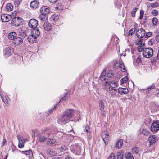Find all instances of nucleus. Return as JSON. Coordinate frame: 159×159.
<instances>
[{
	"mask_svg": "<svg viewBox=\"0 0 159 159\" xmlns=\"http://www.w3.org/2000/svg\"><path fill=\"white\" fill-rule=\"evenodd\" d=\"M74 110L72 109L66 110L64 113L63 115L58 120V123L61 125L66 124L67 121L74 115Z\"/></svg>",
	"mask_w": 159,
	"mask_h": 159,
	"instance_id": "nucleus-1",
	"label": "nucleus"
},
{
	"mask_svg": "<svg viewBox=\"0 0 159 159\" xmlns=\"http://www.w3.org/2000/svg\"><path fill=\"white\" fill-rule=\"evenodd\" d=\"M52 132L49 129H47L44 130L42 132V134H39L38 135V138L40 142H44L47 139V137H48L51 134Z\"/></svg>",
	"mask_w": 159,
	"mask_h": 159,
	"instance_id": "nucleus-2",
	"label": "nucleus"
},
{
	"mask_svg": "<svg viewBox=\"0 0 159 159\" xmlns=\"http://www.w3.org/2000/svg\"><path fill=\"white\" fill-rule=\"evenodd\" d=\"M40 34L39 30H31V34L28 38V41L30 43H34L36 42L37 37Z\"/></svg>",
	"mask_w": 159,
	"mask_h": 159,
	"instance_id": "nucleus-3",
	"label": "nucleus"
},
{
	"mask_svg": "<svg viewBox=\"0 0 159 159\" xmlns=\"http://www.w3.org/2000/svg\"><path fill=\"white\" fill-rule=\"evenodd\" d=\"M153 50L151 48H146L144 49L143 52V56L146 58H150L153 55Z\"/></svg>",
	"mask_w": 159,
	"mask_h": 159,
	"instance_id": "nucleus-4",
	"label": "nucleus"
},
{
	"mask_svg": "<svg viewBox=\"0 0 159 159\" xmlns=\"http://www.w3.org/2000/svg\"><path fill=\"white\" fill-rule=\"evenodd\" d=\"M70 149L73 152L77 155L80 154L81 150V146L77 144L72 145L70 147Z\"/></svg>",
	"mask_w": 159,
	"mask_h": 159,
	"instance_id": "nucleus-5",
	"label": "nucleus"
},
{
	"mask_svg": "<svg viewBox=\"0 0 159 159\" xmlns=\"http://www.w3.org/2000/svg\"><path fill=\"white\" fill-rule=\"evenodd\" d=\"M22 23V19L20 17H16L13 18L11 21L12 25L15 26H20Z\"/></svg>",
	"mask_w": 159,
	"mask_h": 159,
	"instance_id": "nucleus-6",
	"label": "nucleus"
},
{
	"mask_svg": "<svg viewBox=\"0 0 159 159\" xmlns=\"http://www.w3.org/2000/svg\"><path fill=\"white\" fill-rule=\"evenodd\" d=\"M159 130V121H154L151 126V130L152 132H156Z\"/></svg>",
	"mask_w": 159,
	"mask_h": 159,
	"instance_id": "nucleus-7",
	"label": "nucleus"
},
{
	"mask_svg": "<svg viewBox=\"0 0 159 159\" xmlns=\"http://www.w3.org/2000/svg\"><path fill=\"white\" fill-rule=\"evenodd\" d=\"M101 136L105 144H107L110 138L108 132L106 131L102 132Z\"/></svg>",
	"mask_w": 159,
	"mask_h": 159,
	"instance_id": "nucleus-8",
	"label": "nucleus"
},
{
	"mask_svg": "<svg viewBox=\"0 0 159 159\" xmlns=\"http://www.w3.org/2000/svg\"><path fill=\"white\" fill-rule=\"evenodd\" d=\"M28 25L30 27L33 29H35L38 25V22L35 19H31L29 22Z\"/></svg>",
	"mask_w": 159,
	"mask_h": 159,
	"instance_id": "nucleus-9",
	"label": "nucleus"
},
{
	"mask_svg": "<svg viewBox=\"0 0 159 159\" xmlns=\"http://www.w3.org/2000/svg\"><path fill=\"white\" fill-rule=\"evenodd\" d=\"M148 141L149 142V146L154 144L157 141L158 138L155 135H150L148 138Z\"/></svg>",
	"mask_w": 159,
	"mask_h": 159,
	"instance_id": "nucleus-10",
	"label": "nucleus"
},
{
	"mask_svg": "<svg viewBox=\"0 0 159 159\" xmlns=\"http://www.w3.org/2000/svg\"><path fill=\"white\" fill-rule=\"evenodd\" d=\"M84 132L87 136V138L88 139H90L92 138V134L90 131V129L89 126L86 125L84 128Z\"/></svg>",
	"mask_w": 159,
	"mask_h": 159,
	"instance_id": "nucleus-11",
	"label": "nucleus"
},
{
	"mask_svg": "<svg viewBox=\"0 0 159 159\" xmlns=\"http://www.w3.org/2000/svg\"><path fill=\"white\" fill-rule=\"evenodd\" d=\"M113 76V74L110 72L104 74L102 73L101 74L100 77V79L102 81H104L108 80V78L111 77Z\"/></svg>",
	"mask_w": 159,
	"mask_h": 159,
	"instance_id": "nucleus-12",
	"label": "nucleus"
},
{
	"mask_svg": "<svg viewBox=\"0 0 159 159\" xmlns=\"http://www.w3.org/2000/svg\"><path fill=\"white\" fill-rule=\"evenodd\" d=\"M3 52L4 56L7 57L11 55L12 51L10 47H8L4 48Z\"/></svg>",
	"mask_w": 159,
	"mask_h": 159,
	"instance_id": "nucleus-13",
	"label": "nucleus"
},
{
	"mask_svg": "<svg viewBox=\"0 0 159 159\" xmlns=\"http://www.w3.org/2000/svg\"><path fill=\"white\" fill-rule=\"evenodd\" d=\"M1 18L2 22H7L11 19V17L10 15L6 14H3L1 16Z\"/></svg>",
	"mask_w": 159,
	"mask_h": 159,
	"instance_id": "nucleus-14",
	"label": "nucleus"
},
{
	"mask_svg": "<svg viewBox=\"0 0 159 159\" xmlns=\"http://www.w3.org/2000/svg\"><path fill=\"white\" fill-rule=\"evenodd\" d=\"M49 11V8L47 6L43 7L40 9L41 14L43 15H47Z\"/></svg>",
	"mask_w": 159,
	"mask_h": 159,
	"instance_id": "nucleus-15",
	"label": "nucleus"
},
{
	"mask_svg": "<svg viewBox=\"0 0 159 159\" xmlns=\"http://www.w3.org/2000/svg\"><path fill=\"white\" fill-rule=\"evenodd\" d=\"M47 144L49 146L56 145L57 143L56 139L54 138H48L47 141Z\"/></svg>",
	"mask_w": 159,
	"mask_h": 159,
	"instance_id": "nucleus-16",
	"label": "nucleus"
},
{
	"mask_svg": "<svg viewBox=\"0 0 159 159\" xmlns=\"http://www.w3.org/2000/svg\"><path fill=\"white\" fill-rule=\"evenodd\" d=\"M145 30H136V35L139 38H140L145 36Z\"/></svg>",
	"mask_w": 159,
	"mask_h": 159,
	"instance_id": "nucleus-17",
	"label": "nucleus"
},
{
	"mask_svg": "<svg viewBox=\"0 0 159 159\" xmlns=\"http://www.w3.org/2000/svg\"><path fill=\"white\" fill-rule=\"evenodd\" d=\"M39 4V2L37 0H35L31 2L30 7L32 8L36 9L38 8Z\"/></svg>",
	"mask_w": 159,
	"mask_h": 159,
	"instance_id": "nucleus-18",
	"label": "nucleus"
},
{
	"mask_svg": "<svg viewBox=\"0 0 159 159\" xmlns=\"http://www.w3.org/2000/svg\"><path fill=\"white\" fill-rule=\"evenodd\" d=\"M118 92L120 94H125L128 93V90L127 88H119L118 89Z\"/></svg>",
	"mask_w": 159,
	"mask_h": 159,
	"instance_id": "nucleus-19",
	"label": "nucleus"
},
{
	"mask_svg": "<svg viewBox=\"0 0 159 159\" xmlns=\"http://www.w3.org/2000/svg\"><path fill=\"white\" fill-rule=\"evenodd\" d=\"M159 106L157 105L152 103L150 106V108L152 112L157 111L159 110Z\"/></svg>",
	"mask_w": 159,
	"mask_h": 159,
	"instance_id": "nucleus-20",
	"label": "nucleus"
},
{
	"mask_svg": "<svg viewBox=\"0 0 159 159\" xmlns=\"http://www.w3.org/2000/svg\"><path fill=\"white\" fill-rule=\"evenodd\" d=\"M23 41L22 38L20 37H17L14 39V43L16 46H18L20 45Z\"/></svg>",
	"mask_w": 159,
	"mask_h": 159,
	"instance_id": "nucleus-21",
	"label": "nucleus"
},
{
	"mask_svg": "<svg viewBox=\"0 0 159 159\" xmlns=\"http://www.w3.org/2000/svg\"><path fill=\"white\" fill-rule=\"evenodd\" d=\"M109 90L112 95H114L116 93L117 90L115 88V87L110 86L109 87Z\"/></svg>",
	"mask_w": 159,
	"mask_h": 159,
	"instance_id": "nucleus-22",
	"label": "nucleus"
},
{
	"mask_svg": "<svg viewBox=\"0 0 159 159\" xmlns=\"http://www.w3.org/2000/svg\"><path fill=\"white\" fill-rule=\"evenodd\" d=\"M155 88V86L154 84H152V85L148 87L147 89L146 90V93L148 94L151 92L153 91V89Z\"/></svg>",
	"mask_w": 159,
	"mask_h": 159,
	"instance_id": "nucleus-23",
	"label": "nucleus"
},
{
	"mask_svg": "<svg viewBox=\"0 0 159 159\" xmlns=\"http://www.w3.org/2000/svg\"><path fill=\"white\" fill-rule=\"evenodd\" d=\"M16 37V34L15 32H10L8 35V38L9 39L13 40L15 39Z\"/></svg>",
	"mask_w": 159,
	"mask_h": 159,
	"instance_id": "nucleus-24",
	"label": "nucleus"
},
{
	"mask_svg": "<svg viewBox=\"0 0 159 159\" xmlns=\"http://www.w3.org/2000/svg\"><path fill=\"white\" fill-rule=\"evenodd\" d=\"M44 30H51L52 29L51 24L48 22H45L43 25Z\"/></svg>",
	"mask_w": 159,
	"mask_h": 159,
	"instance_id": "nucleus-25",
	"label": "nucleus"
},
{
	"mask_svg": "<svg viewBox=\"0 0 159 159\" xmlns=\"http://www.w3.org/2000/svg\"><path fill=\"white\" fill-rule=\"evenodd\" d=\"M123 140L120 139L118 140L116 143L115 147L117 149H119L121 148L123 145Z\"/></svg>",
	"mask_w": 159,
	"mask_h": 159,
	"instance_id": "nucleus-26",
	"label": "nucleus"
},
{
	"mask_svg": "<svg viewBox=\"0 0 159 159\" xmlns=\"http://www.w3.org/2000/svg\"><path fill=\"white\" fill-rule=\"evenodd\" d=\"M108 85H109L110 86H112L113 85H114V87H116L117 85V82L116 81L114 82H111L109 83L108 81H106L105 82V85L106 86H107Z\"/></svg>",
	"mask_w": 159,
	"mask_h": 159,
	"instance_id": "nucleus-27",
	"label": "nucleus"
},
{
	"mask_svg": "<svg viewBox=\"0 0 159 159\" xmlns=\"http://www.w3.org/2000/svg\"><path fill=\"white\" fill-rule=\"evenodd\" d=\"M135 30H124L125 36H128L132 35L134 33Z\"/></svg>",
	"mask_w": 159,
	"mask_h": 159,
	"instance_id": "nucleus-28",
	"label": "nucleus"
},
{
	"mask_svg": "<svg viewBox=\"0 0 159 159\" xmlns=\"http://www.w3.org/2000/svg\"><path fill=\"white\" fill-rule=\"evenodd\" d=\"M39 18L41 21H45L47 19V15H45L41 14L39 15Z\"/></svg>",
	"mask_w": 159,
	"mask_h": 159,
	"instance_id": "nucleus-29",
	"label": "nucleus"
},
{
	"mask_svg": "<svg viewBox=\"0 0 159 159\" xmlns=\"http://www.w3.org/2000/svg\"><path fill=\"white\" fill-rule=\"evenodd\" d=\"M13 9V6L11 3H8L6 7V10L8 11H11Z\"/></svg>",
	"mask_w": 159,
	"mask_h": 159,
	"instance_id": "nucleus-30",
	"label": "nucleus"
},
{
	"mask_svg": "<svg viewBox=\"0 0 159 159\" xmlns=\"http://www.w3.org/2000/svg\"><path fill=\"white\" fill-rule=\"evenodd\" d=\"M2 101L6 105L8 104V100L9 99L8 97L5 95L4 97L1 96Z\"/></svg>",
	"mask_w": 159,
	"mask_h": 159,
	"instance_id": "nucleus-31",
	"label": "nucleus"
},
{
	"mask_svg": "<svg viewBox=\"0 0 159 159\" xmlns=\"http://www.w3.org/2000/svg\"><path fill=\"white\" fill-rule=\"evenodd\" d=\"M159 5L158 3L157 2H156L155 3H151L148 4V7H151L152 8H156L158 7Z\"/></svg>",
	"mask_w": 159,
	"mask_h": 159,
	"instance_id": "nucleus-32",
	"label": "nucleus"
},
{
	"mask_svg": "<svg viewBox=\"0 0 159 159\" xmlns=\"http://www.w3.org/2000/svg\"><path fill=\"white\" fill-rule=\"evenodd\" d=\"M125 157L126 159H134L132 154L130 152H127L125 153Z\"/></svg>",
	"mask_w": 159,
	"mask_h": 159,
	"instance_id": "nucleus-33",
	"label": "nucleus"
},
{
	"mask_svg": "<svg viewBox=\"0 0 159 159\" xmlns=\"http://www.w3.org/2000/svg\"><path fill=\"white\" fill-rule=\"evenodd\" d=\"M152 22L154 26H156L158 24V19L156 17H154L152 20Z\"/></svg>",
	"mask_w": 159,
	"mask_h": 159,
	"instance_id": "nucleus-34",
	"label": "nucleus"
},
{
	"mask_svg": "<svg viewBox=\"0 0 159 159\" xmlns=\"http://www.w3.org/2000/svg\"><path fill=\"white\" fill-rule=\"evenodd\" d=\"M128 80V78L127 76H125L123 78L120 80V84H122L124 83H126Z\"/></svg>",
	"mask_w": 159,
	"mask_h": 159,
	"instance_id": "nucleus-35",
	"label": "nucleus"
},
{
	"mask_svg": "<svg viewBox=\"0 0 159 159\" xmlns=\"http://www.w3.org/2000/svg\"><path fill=\"white\" fill-rule=\"evenodd\" d=\"M22 153L26 155H29L30 157H31L32 154V151L30 150L22 151Z\"/></svg>",
	"mask_w": 159,
	"mask_h": 159,
	"instance_id": "nucleus-36",
	"label": "nucleus"
},
{
	"mask_svg": "<svg viewBox=\"0 0 159 159\" xmlns=\"http://www.w3.org/2000/svg\"><path fill=\"white\" fill-rule=\"evenodd\" d=\"M144 46V44H141L140 45H139V46L137 47L138 51L139 52H141L142 51L143 52L144 49L145 48L143 47Z\"/></svg>",
	"mask_w": 159,
	"mask_h": 159,
	"instance_id": "nucleus-37",
	"label": "nucleus"
},
{
	"mask_svg": "<svg viewBox=\"0 0 159 159\" xmlns=\"http://www.w3.org/2000/svg\"><path fill=\"white\" fill-rule=\"evenodd\" d=\"M117 159H123V155L121 152H119L117 153Z\"/></svg>",
	"mask_w": 159,
	"mask_h": 159,
	"instance_id": "nucleus-38",
	"label": "nucleus"
},
{
	"mask_svg": "<svg viewBox=\"0 0 159 159\" xmlns=\"http://www.w3.org/2000/svg\"><path fill=\"white\" fill-rule=\"evenodd\" d=\"M18 139L19 140L18 147L20 148H22L24 146V143L21 142L18 137Z\"/></svg>",
	"mask_w": 159,
	"mask_h": 159,
	"instance_id": "nucleus-39",
	"label": "nucleus"
},
{
	"mask_svg": "<svg viewBox=\"0 0 159 159\" xmlns=\"http://www.w3.org/2000/svg\"><path fill=\"white\" fill-rule=\"evenodd\" d=\"M143 39L141 38H139L138 39L136 42V44L137 45H140L141 44H144L143 43Z\"/></svg>",
	"mask_w": 159,
	"mask_h": 159,
	"instance_id": "nucleus-40",
	"label": "nucleus"
},
{
	"mask_svg": "<svg viewBox=\"0 0 159 159\" xmlns=\"http://www.w3.org/2000/svg\"><path fill=\"white\" fill-rule=\"evenodd\" d=\"M114 68L116 69H117L121 64L120 61H115L114 62Z\"/></svg>",
	"mask_w": 159,
	"mask_h": 159,
	"instance_id": "nucleus-41",
	"label": "nucleus"
},
{
	"mask_svg": "<svg viewBox=\"0 0 159 159\" xmlns=\"http://www.w3.org/2000/svg\"><path fill=\"white\" fill-rule=\"evenodd\" d=\"M99 106L100 109L101 110H102L104 108V102L102 100L100 101Z\"/></svg>",
	"mask_w": 159,
	"mask_h": 159,
	"instance_id": "nucleus-42",
	"label": "nucleus"
},
{
	"mask_svg": "<svg viewBox=\"0 0 159 159\" xmlns=\"http://www.w3.org/2000/svg\"><path fill=\"white\" fill-rule=\"evenodd\" d=\"M120 70L122 72H125L126 71L125 67L123 64L121 63L119 66Z\"/></svg>",
	"mask_w": 159,
	"mask_h": 159,
	"instance_id": "nucleus-43",
	"label": "nucleus"
},
{
	"mask_svg": "<svg viewBox=\"0 0 159 159\" xmlns=\"http://www.w3.org/2000/svg\"><path fill=\"white\" fill-rule=\"evenodd\" d=\"M51 18L54 21H56L58 20L59 16L57 15L54 14L52 16Z\"/></svg>",
	"mask_w": 159,
	"mask_h": 159,
	"instance_id": "nucleus-44",
	"label": "nucleus"
},
{
	"mask_svg": "<svg viewBox=\"0 0 159 159\" xmlns=\"http://www.w3.org/2000/svg\"><path fill=\"white\" fill-rule=\"evenodd\" d=\"M149 133L150 132L149 131L145 129H143L142 130L141 133V134L145 136H147L148 135Z\"/></svg>",
	"mask_w": 159,
	"mask_h": 159,
	"instance_id": "nucleus-45",
	"label": "nucleus"
},
{
	"mask_svg": "<svg viewBox=\"0 0 159 159\" xmlns=\"http://www.w3.org/2000/svg\"><path fill=\"white\" fill-rule=\"evenodd\" d=\"M132 152L134 153H137L139 151V149L137 147H135L132 148L131 150Z\"/></svg>",
	"mask_w": 159,
	"mask_h": 159,
	"instance_id": "nucleus-46",
	"label": "nucleus"
},
{
	"mask_svg": "<svg viewBox=\"0 0 159 159\" xmlns=\"http://www.w3.org/2000/svg\"><path fill=\"white\" fill-rule=\"evenodd\" d=\"M152 15L154 16H156L158 14V11L157 10H154L152 11Z\"/></svg>",
	"mask_w": 159,
	"mask_h": 159,
	"instance_id": "nucleus-47",
	"label": "nucleus"
},
{
	"mask_svg": "<svg viewBox=\"0 0 159 159\" xmlns=\"http://www.w3.org/2000/svg\"><path fill=\"white\" fill-rule=\"evenodd\" d=\"M152 33L150 32H147L146 34H145V37H146V38L149 37L151 36L152 35Z\"/></svg>",
	"mask_w": 159,
	"mask_h": 159,
	"instance_id": "nucleus-48",
	"label": "nucleus"
},
{
	"mask_svg": "<svg viewBox=\"0 0 159 159\" xmlns=\"http://www.w3.org/2000/svg\"><path fill=\"white\" fill-rule=\"evenodd\" d=\"M21 2V0H15L14 3L17 6L19 5Z\"/></svg>",
	"mask_w": 159,
	"mask_h": 159,
	"instance_id": "nucleus-49",
	"label": "nucleus"
},
{
	"mask_svg": "<svg viewBox=\"0 0 159 159\" xmlns=\"http://www.w3.org/2000/svg\"><path fill=\"white\" fill-rule=\"evenodd\" d=\"M109 159H115V155L114 153H111L109 157Z\"/></svg>",
	"mask_w": 159,
	"mask_h": 159,
	"instance_id": "nucleus-50",
	"label": "nucleus"
},
{
	"mask_svg": "<svg viewBox=\"0 0 159 159\" xmlns=\"http://www.w3.org/2000/svg\"><path fill=\"white\" fill-rule=\"evenodd\" d=\"M144 14V11L143 10H141L140 11V16H139V18L141 19L143 17Z\"/></svg>",
	"mask_w": 159,
	"mask_h": 159,
	"instance_id": "nucleus-51",
	"label": "nucleus"
},
{
	"mask_svg": "<svg viewBox=\"0 0 159 159\" xmlns=\"http://www.w3.org/2000/svg\"><path fill=\"white\" fill-rule=\"evenodd\" d=\"M7 143L6 139L4 137L3 138V141L2 144V147L3 146Z\"/></svg>",
	"mask_w": 159,
	"mask_h": 159,
	"instance_id": "nucleus-52",
	"label": "nucleus"
},
{
	"mask_svg": "<svg viewBox=\"0 0 159 159\" xmlns=\"http://www.w3.org/2000/svg\"><path fill=\"white\" fill-rule=\"evenodd\" d=\"M154 40L152 39H150L148 41V44L150 45H152L154 43Z\"/></svg>",
	"mask_w": 159,
	"mask_h": 159,
	"instance_id": "nucleus-53",
	"label": "nucleus"
},
{
	"mask_svg": "<svg viewBox=\"0 0 159 159\" xmlns=\"http://www.w3.org/2000/svg\"><path fill=\"white\" fill-rule=\"evenodd\" d=\"M138 24L136 23H134V28H132L130 30H133V29H134V30H135V29H137V27H138Z\"/></svg>",
	"mask_w": 159,
	"mask_h": 159,
	"instance_id": "nucleus-54",
	"label": "nucleus"
},
{
	"mask_svg": "<svg viewBox=\"0 0 159 159\" xmlns=\"http://www.w3.org/2000/svg\"><path fill=\"white\" fill-rule=\"evenodd\" d=\"M66 95L67 94H65V96L61 100H60V101H61V100H66L68 99L67 97H66Z\"/></svg>",
	"mask_w": 159,
	"mask_h": 159,
	"instance_id": "nucleus-55",
	"label": "nucleus"
},
{
	"mask_svg": "<svg viewBox=\"0 0 159 159\" xmlns=\"http://www.w3.org/2000/svg\"><path fill=\"white\" fill-rule=\"evenodd\" d=\"M141 58L140 57L138 56L137 57V59L136 60V62L137 63H139L141 62Z\"/></svg>",
	"mask_w": 159,
	"mask_h": 159,
	"instance_id": "nucleus-56",
	"label": "nucleus"
},
{
	"mask_svg": "<svg viewBox=\"0 0 159 159\" xmlns=\"http://www.w3.org/2000/svg\"><path fill=\"white\" fill-rule=\"evenodd\" d=\"M48 1L52 3H56L58 0H48Z\"/></svg>",
	"mask_w": 159,
	"mask_h": 159,
	"instance_id": "nucleus-57",
	"label": "nucleus"
},
{
	"mask_svg": "<svg viewBox=\"0 0 159 159\" xmlns=\"http://www.w3.org/2000/svg\"><path fill=\"white\" fill-rule=\"evenodd\" d=\"M135 11H132L131 12V15L133 17H135Z\"/></svg>",
	"mask_w": 159,
	"mask_h": 159,
	"instance_id": "nucleus-58",
	"label": "nucleus"
},
{
	"mask_svg": "<svg viewBox=\"0 0 159 159\" xmlns=\"http://www.w3.org/2000/svg\"><path fill=\"white\" fill-rule=\"evenodd\" d=\"M20 140L21 141V142H22L23 143H24L27 141V140L26 139H21Z\"/></svg>",
	"mask_w": 159,
	"mask_h": 159,
	"instance_id": "nucleus-59",
	"label": "nucleus"
},
{
	"mask_svg": "<svg viewBox=\"0 0 159 159\" xmlns=\"http://www.w3.org/2000/svg\"><path fill=\"white\" fill-rule=\"evenodd\" d=\"M65 159H72V158L70 155H68L66 157Z\"/></svg>",
	"mask_w": 159,
	"mask_h": 159,
	"instance_id": "nucleus-60",
	"label": "nucleus"
},
{
	"mask_svg": "<svg viewBox=\"0 0 159 159\" xmlns=\"http://www.w3.org/2000/svg\"><path fill=\"white\" fill-rule=\"evenodd\" d=\"M52 159H61L60 157H53Z\"/></svg>",
	"mask_w": 159,
	"mask_h": 159,
	"instance_id": "nucleus-61",
	"label": "nucleus"
},
{
	"mask_svg": "<svg viewBox=\"0 0 159 159\" xmlns=\"http://www.w3.org/2000/svg\"><path fill=\"white\" fill-rule=\"evenodd\" d=\"M138 9V8H135L133 10V11H135V12H136V11H137Z\"/></svg>",
	"mask_w": 159,
	"mask_h": 159,
	"instance_id": "nucleus-62",
	"label": "nucleus"
},
{
	"mask_svg": "<svg viewBox=\"0 0 159 159\" xmlns=\"http://www.w3.org/2000/svg\"><path fill=\"white\" fill-rule=\"evenodd\" d=\"M157 59L159 60V51H158V52L157 54Z\"/></svg>",
	"mask_w": 159,
	"mask_h": 159,
	"instance_id": "nucleus-63",
	"label": "nucleus"
},
{
	"mask_svg": "<svg viewBox=\"0 0 159 159\" xmlns=\"http://www.w3.org/2000/svg\"><path fill=\"white\" fill-rule=\"evenodd\" d=\"M7 156H8L7 154L5 155V158L4 159H7Z\"/></svg>",
	"mask_w": 159,
	"mask_h": 159,
	"instance_id": "nucleus-64",
	"label": "nucleus"
}]
</instances>
